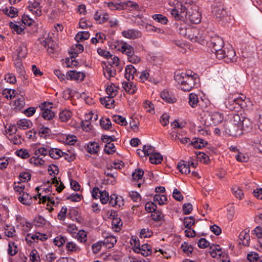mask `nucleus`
Segmentation results:
<instances>
[{"label": "nucleus", "instance_id": "5fc2aeb1", "mask_svg": "<svg viewBox=\"0 0 262 262\" xmlns=\"http://www.w3.org/2000/svg\"><path fill=\"white\" fill-rule=\"evenodd\" d=\"M253 146L262 152V136L257 137L253 142Z\"/></svg>", "mask_w": 262, "mask_h": 262}, {"label": "nucleus", "instance_id": "4d7b16f0", "mask_svg": "<svg viewBox=\"0 0 262 262\" xmlns=\"http://www.w3.org/2000/svg\"><path fill=\"white\" fill-rule=\"evenodd\" d=\"M113 119L114 122L122 125L125 126L127 124L126 119L121 116L114 115L113 116Z\"/></svg>", "mask_w": 262, "mask_h": 262}, {"label": "nucleus", "instance_id": "69168bd1", "mask_svg": "<svg viewBox=\"0 0 262 262\" xmlns=\"http://www.w3.org/2000/svg\"><path fill=\"white\" fill-rule=\"evenodd\" d=\"M20 60H21L16 59L15 67L16 69L17 73L23 75L25 73V72L24 71V68L23 66L22 62Z\"/></svg>", "mask_w": 262, "mask_h": 262}, {"label": "nucleus", "instance_id": "4be33fe9", "mask_svg": "<svg viewBox=\"0 0 262 262\" xmlns=\"http://www.w3.org/2000/svg\"><path fill=\"white\" fill-rule=\"evenodd\" d=\"M122 87L125 92L131 94L135 93L137 90L136 85L132 82H123Z\"/></svg>", "mask_w": 262, "mask_h": 262}, {"label": "nucleus", "instance_id": "052dcab7", "mask_svg": "<svg viewBox=\"0 0 262 262\" xmlns=\"http://www.w3.org/2000/svg\"><path fill=\"white\" fill-rule=\"evenodd\" d=\"M167 200V197L165 195L156 194L154 197V201L158 202L160 205L165 204Z\"/></svg>", "mask_w": 262, "mask_h": 262}, {"label": "nucleus", "instance_id": "a211bd4d", "mask_svg": "<svg viewBox=\"0 0 262 262\" xmlns=\"http://www.w3.org/2000/svg\"><path fill=\"white\" fill-rule=\"evenodd\" d=\"M123 54H126L128 57L130 56L134 53V50L130 45L126 42H123L121 44L120 49H118Z\"/></svg>", "mask_w": 262, "mask_h": 262}, {"label": "nucleus", "instance_id": "423d86ee", "mask_svg": "<svg viewBox=\"0 0 262 262\" xmlns=\"http://www.w3.org/2000/svg\"><path fill=\"white\" fill-rule=\"evenodd\" d=\"M190 33L188 35L192 42H198L200 44H204L205 41V36L202 30H200L198 28H194L189 29Z\"/></svg>", "mask_w": 262, "mask_h": 262}, {"label": "nucleus", "instance_id": "6e6d98bb", "mask_svg": "<svg viewBox=\"0 0 262 262\" xmlns=\"http://www.w3.org/2000/svg\"><path fill=\"white\" fill-rule=\"evenodd\" d=\"M3 11L7 14L8 16L12 18L14 17L18 13L17 9L13 7H10L9 10L6 8L3 10Z\"/></svg>", "mask_w": 262, "mask_h": 262}, {"label": "nucleus", "instance_id": "f257e3e1", "mask_svg": "<svg viewBox=\"0 0 262 262\" xmlns=\"http://www.w3.org/2000/svg\"><path fill=\"white\" fill-rule=\"evenodd\" d=\"M190 71L177 74L174 76L175 80L181 84V89L183 91H189L196 83L197 75L192 74Z\"/></svg>", "mask_w": 262, "mask_h": 262}, {"label": "nucleus", "instance_id": "49530a36", "mask_svg": "<svg viewBox=\"0 0 262 262\" xmlns=\"http://www.w3.org/2000/svg\"><path fill=\"white\" fill-rule=\"evenodd\" d=\"M100 123L101 126L105 130H109L112 128V124L108 118L101 119Z\"/></svg>", "mask_w": 262, "mask_h": 262}, {"label": "nucleus", "instance_id": "5701e85b", "mask_svg": "<svg viewBox=\"0 0 262 262\" xmlns=\"http://www.w3.org/2000/svg\"><path fill=\"white\" fill-rule=\"evenodd\" d=\"M12 103L13 108L16 111H20L25 105V98L23 96H21L16 99Z\"/></svg>", "mask_w": 262, "mask_h": 262}, {"label": "nucleus", "instance_id": "a18cd8bd", "mask_svg": "<svg viewBox=\"0 0 262 262\" xmlns=\"http://www.w3.org/2000/svg\"><path fill=\"white\" fill-rule=\"evenodd\" d=\"M152 18L156 21L162 24L165 25L168 22L167 18L161 14H154L152 16Z\"/></svg>", "mask_w": 262, "mask_h": 262}, {"label": "nucleus", "instance_id": "58836bf2", "mask_svg": "<svg viewBox=\"0 0 262 262\" xmlns=\"http://www.w3.org/2000/svg\"><path fill=\"white\" fill-rule=\"evenodd\" d=\"M199 102L198 96L194 93H191L189 96V105L193 108L195 107L198 105Z\"/></svg>", "mask_w": 262, "mask_h": 262}, {"label": "nucleus", "instance_id": "f704fd0d", "mask_svg": "<svg viewBox=\"0 0 262 262\" xmlns=\"http://www.w3.org/2000/svg\"><path fill=\"white\" fill-rule=\"evenodd\" d=\"M17 125L18 126L19 128H22L23 129H26L27 128H29L31 127L32 125V122L27 119H23L19 120L17 122Z\"/></svg>", "mask_w": 262, "mask_h": 262}, {"label": "nucleus", "instance_id": "4c0bfd02", "mask_svg": "<svg viewBox=\"0 0 262 262\" xmlns=\"http://www.w3.org/2000/svg\"><path fill=\"white\" fill-rule=\"evenodd\" d=\"M229 52V46L226 47H223L219 52H217L216 57L219 59H224L225 60L226 58V55H228Z\"/></svg>", "mask_w": 262, "mask_h": 262}, {"label": "nucleus", "instance_id": "6e6552de", "mask_svg": "<svg viewBox=\"0 0 262 262\" xmlns=\"http://www.w3.org/2000/svg\"><path fill=\"white\" fill-rule=\"evenodd\" d=\"M224 42L222 38L217 35H214L211 37L210 39L209 48H211V52L216 55L217 52H219L224 47Z\"/></svg>", "mask_w": 262, "mask_h": 262}, {"label": "nucleus", "instance_id": "72a5a7b5", "mask_svg": "<svg viewBox=\"0 0 262 262\" xmlns=\"http://www.w3.org/2000/svg\"><path fill=\"white\" fill-rule=\"evenodd\" d=\"M107 7L110 8L111 10H122L125 8V6L127 4L125 3H114L113 2H109L107 3Z\"/></svg>", "mask_w": 262, "mask_h": 262}, {"label": "nucleus", "instance_id": "b1692460", "mask_svg": "<svg viewBox=\"0 0 262 262\" xmlns=\"http://www.w3.org/2000/svg\"><path fill=\"white\" fill-rule=\"evenodd\" d=\"M116 74V70L112 67L107 65L103 68V74L108 79H110L112 77H114Z\"/></svg>", "mask_w": 262, "mask_h": 262}, {"label": "nucleus", "instance_id": "a878e982", "mask_svg": "<svg viewBox=\"0 0 262 262\" xmlns=\"http://www.w3.org/2000/svg\"><path fill=\"white\" fill-rule=\"evenodd\" d=\"M34 224L36 227H44L49 223L42 216L38 215L34 219Z\"/></svg>", "mask_w": 262, "mask_h": 262}, {"label": "nucleus", "instance_id": "e2e57ef3", "mask_svg": "<svg viewBox=\"0 0 262 262\" xmlns=\"http://www.w3.org/2000/svg\"><path fill=\"white\" fill-rule=\"evenodd\" d=\"M144 174V171L140 168L135 169V171L132 173V177L135 180H139L141 179Z\"/></svg>", "mask_w": 262, "mask_h": 262}, {"label": "nucleus", "instance_id": "f8f14e48", "mask_svg": "<svg viewBox=\"0 0 262 262\" xmlns=\"http://www.w3.org/2000/svg\"><path fill=\"white\" fill-rule=\"evenodd\" d=\"M136 76H138V74L137 72L136 69L135 68V67L131 64L127 66L125 68V78L129 81L130 79H133L135 78Z\"/></svg>", "mask_w": 262, "mask_h": 262}, {"label": "nucleus", "instance_id": "774afa93", "mask_svg": "<svg viewBox=\"0 0 262 262\" xmlns=\"http://www.w3.org/2000/svg\"><path fill=\"white\" fill-rule=\"evenodd\" d=\"M233 194L235 196L240 200L242 199L244 197V193L242 189L239 187H234L232 188Z\"/></svg>", "mask_w": 262, "mask_h": 262}, {"label": "nucleus", "instance_id": "7c9ffc66", "mask_svg": "<svg viewBox=\"0 0 262 262\" xmlns=\"http://www.w3.org/2000/svg\"><path fill=\"white\" fill-rule=\"evenodd\" d=\"M7 253L9 256H14L17 253V246L15 243L10 242L8 244Z\"/></svg>", "mask_w": 262, "mask_h": 262}, {"label": "nucleus", "instance_id": "8fccbe9b", "mask_svg": "<svg viewBox=\"0 0 262 262\" xmlns=\"http://www.w3.org/2000/svg\"><path fill=\"white\" fill-rule=\"evenodd\" d=\"M52 183L55 185V186L56 187V190L58 192H61L62 190L64 188V186L62 182L60 181V185H59V181H58L57 178L54 177V178L51 179Z\"/></svg>", "mask_w": 262, "mask_h": 262}, {"label": "nucleus", "instance_id": "39448f33", "mask_svg": "<svg viewBox=\"0 0 262 262\" xmlns=\"http://www.w3.org/2000/svg\"><path fill=\"white\" fill-rule=\"evenodd\" d=\"M252 126V122L250 119L242 116V119L241 122L239 125L238 130L234 132V130H230V135L233 136H237L242 134V130H244L246 132H248Z\"/></svg>", "mask_w": 262, "mask_h": 262}, {"label": "nucleus", "instance_id": "ea45409f", "mask_svg": "<svg viewBox=\"0 0 262 262\" xmlns=\"http://www.w3.org/2000/svg\"><path fill=\"white\" fill-rule=\"evenodd\" d=\"M195 223V218L193 216L185 217L183 220V224L186 228L189 229Z\"/></svg>", "mask_w": 262, "mask_h": 262}, {"label": "nucleus", "instance_id": "ddd939ff", "mask_svg": "<svg viewBox=\"0 0 262 262\" xmlns=\"http://www.w3.org/2000/svg\"><path fill=\"white\" fill-rule=\"evenodd\" d=\"M135 252L141 254L143 256H147L151 253V247L147 244H143L140 247L136 248Z\"/></svg>", "mask_w": 262, "mask_h": 262}, {"label": "nucleus", "instance_id": "0eeeda50", "mask_svg": "<svg viewBox=\"0 0 262 262\" xmlns=\"http://www.w3.org/2000/svg\"><path fill=\"white\" fill-rule=\"evenodd\" d=\"M187 17L185 22L198 24L201 22V14L197 9H193L191 5H188Z\"/></svg>", "mask_w": 262, "mask_h": 262}, {"label": "nucleus", "instance_id": "864d4df0", "mask_svg": "<svg viewBox=\"0 0 262 262\" xmlns=\"http://www.w3.org/2000/svg\"><path fill=\"white\" fill-rule=\"evenodd\" d=\"M152 212L151 214V217L154 221L157 222L163 220L164 215L161 211L157 210L156 209Z\"/></svg>", "mask_w": 262, "mask_h": 262}, {"label": "nucleus", "instance_id": "e433bc0d", "mask_svg": "<svg viewBox=\"0 0 262 262\" xmlns=\"http://www.w3.org/2000/svg\"><path fill=\"white\" fill-rule=\"evenodd\" d=\"M177 167L182 173L188 174L190 172L189 162L188 164L179 163Z\"/></svg>", "mask_w": 262, "mask_h": 262}, {"label": "nucleus", "instance_id": "a19ab883", "mask_svg": "<svg viewBox=\"0 0 262 262\" xmlns=\"http://www.w3.org/2000/svg\"><path fill=\"white\" fill-rule=\"evenodd\" d=\"M71 117V112L69 110H65L59 113V119L62 122L68 121Z\"/></svg>", "mask_w": 262, "mask_h": 262}, {"label": "nucleus", "instance_id": "20e7f679", "mask_svg": "<svg viewBox=\"0 0 262 262\" xmlns=\"http://www.w3.org/2000/svg\"><path fill=\"white\" fill-rule=\"evenodd\" d=\"M183 3L182 2L180 4L178 3L177 6L171 9L170 12L176 20L185 22L187 17L188 5H183Z\"/></svg>", "mask_w": 262, "mask_h": 262}, {"label": "nucleus", "instance_id": "338daca9", "mask_svg": "<svg viewBox=\"0 0 262 262\" xmlns=\"http://www.w3.org/2000/svg\"><path fill=\"white\" fill-rule=\"evenodd\" d=\"M99 199L101 203L103 204H106L109 200V194L106 191H101L100 194Z\"/></svg>", "mask_w": 262, "mask_h": 262}, {"label": "nucleus", "instance_id": "cd10ccee", "mask_svg": "<svg viewBox=\"0 0 262 262\" xmlns=\"http://www.w3.org/2000/svg\"><path fill=\"white\" fill-rule=\"evenodd\" d=\"M163 157L159 152H155L149 157V161L152 164H158L162 162Z\"/></svg>", "mask_w": 262, "mask_h": 262}, {"label": "nucleus", "instance_id": "393cba45", "mask_svg": "<svg viewBox=\"0 0 262 262\" xmlns=\"http://www.w3.org/2000/svg\"><path fill=\"white\" fill-rule=\"evenodd\" d=\"M87 151L91 154H96L99 150V144L96 142H90L87 145Z\"/></svg>", "mask_w": 262, "mask_h": 262}, {"label": "nucleus", "instance_id": "c9c22d12", "mask_svg": "<svg viewBox=\"0 0 262 262\" xmlns=\"http://www.w3.org/2000/svg\"><path fill=\"white\" fill-rule=\"evenodd\" d=\"M90 33L88 31L79 32L75 36V39L77 42L82 41L88 39L90 37Z\"/></svg>", "mask_w": 262, "mask_h": 262}, {"label": "nucleus", "instance_id": "680f3d73", "mask_svg": "<svg viewBox=\"0 0 262 262\" xmlns=\"http://www.w3.org/2000/svg\"><path fill=\"white\" fill-rule=\"evenodd\" d=\"M30 259L32 262H39L40 257L36 249L32 250L30 253Z\"/></svg>", "mask_w": 262, "mask_h": 262}, {"label": "nucleus", "instance_id": "dca6fc26", "mask_svg": "<svg viewBox=\"0 0 262 262\" xmlns=\"http://www.w3.org/2000/svg\"><path fill=\"white\" fill-rule=\"evenodd\" d=\"M191 28H187L186 24L185 23H180L176 24L177 31L181 35L184 36L188 37V34L190 33V31H188Z\"/></svg>", "mask_w": 262, "mask_h": 262}, {"label": "nucleus", "instance_id": "2eb2a0df", "mask_svg": "<svg viewBox=\"0 0 262 262\" xmlns=\"http://www.w3.org/2000/svg\"><path fill=\"white\" fill-rule=\"evenodd\" d=\"M104 240L102 241L103 246H105L108 249H110L114 247V245L117 243V239L114 235L108 234L104 236Z\"/></svg>", "mask_w": 262, "mask_h": 262}, {"label": "nucleus", "instance_id": "7ed1b4c3", "mask_svg": "<svg viewBox=\"0 0 262 262\" xmlns=\"http://www.w3.org/2000/svg\"><path fill=\"white\" fill-rule=\"evenodd\" d=\"M212 13L218 21L227 23L230 19V17L221 3H215L213 4Z\"/></svg>", "mask_w": 262, "mask_h": 262}, {"label": "nucleus", "instance_id": "f3484780", "mask_svg": "<svg viewBox=\"0 0 262 262\" xmlns=\"http://www.w3.org/2000/svg\"><path fill=\"white\" fill-rule=\"evenodd\" d=\"M17 56L16 59L21 60L22 58H24L27 55V48L26 46L22 43H21L16 50Z\"/></svg>", "mask_w": 262, "mask_h": 262}, {"label": "nucleus", "instance_id": "de8ad7c7", "mask_svg": "<svg viewBox=\"0 0 262 262\" xmlns=\"http://www.w3.org/2000/svg\"><path fill=\"white\" fill-rule=\"evenodd\" d=\"M240 239L242 241V244L245 246H249L250 241V236L248 233L242 232L239 235Z\"/></svg>", "mask_w": 262, "mask_h": 262}, {"label": "nucleus", "instance_id": "c85d7f7f", "mask_svg": "<svg viewBox=\"0 0 262 262\" xmlns=\"http://www.w3.org/2000/svg\"><path fill=\"white\" fill-rule=\"evenodd\" d=\"M207 144V142L201 138H194L193 141H191L190 145L195 148L200 149L205 146Z\"/></svg>", "mask_w": 262, "mask_h": 262}, {"label": "nucleus", "instance_id": "c756f323", "mask_svg": "<svg viewBox=\"0 0 262 262\" xmlns=\"http://www.w3.org/2000/svg\"><path fill=\"white\" fill-rule=\"evenodd\" d=\"M62 154L63 151L58 148H50L49 150V155L52 159H58L62 157Z\"/></svg>", "mask_w": 262, "mask_h": 262}, {"label": "nucleus", "instance_id": "bf43d9fd", "mask_svg": "<svg viewBox=\"0 0 262 262\" xmlns=\"http://www.w3.org/2000/svg\"><path fill=\"white\" fill-rule=\"evenodd\" d=\"M9 26L13 31L16 32L18 34H21L24 32V28L12 22H10Z\"/></svg>", "mask_w": 262, "mask_h": 262}, {"label": "nucleus", "instance_id": "412c9836", "mask_svg": "<svg viewBox=\"0 0 262 262\" xmlns=\"http://www.w3.org/2000/svg\"><path fill=\"white\" fill-rule=\"evenodd\" d=\"M41 111L40 114L45 120H50L55 116L54 113L48 108L42 106L41 107Z\"/></svg>", "mask_w": 262, "mask_h": 262}, {"label": "nucleus", "instance_id": "4468645a", "mask_svg": "<svg viewBox=\"0 0 262 262\" xmlns=\"http://www.w3.org/2000/svg\"><path fill=\"white\" fill-rule=\"evenodd\" d=\"M39 6V3L37 1L34 0L33 2H29L28 8L30 11L35 14L36 16H40L41 12Z\"/></svg>", "mask_w": 262, "mask_h": 262}, {"label": "nucleus", "instance_id": "9b49d317", "mask_svg": "<svg viewBox=\"0 0 262 262\" xmlns=\"http://www.w3.org/2000/svg\"><path fill=\"white\" fill-rule=\"evenodd\" d=\"M85 77V74L83 72L71 71L67 73V78L70 80L83 81Z\"/></svg>", "mask_w": 262, "mask_h": 262}, {"label": "nucleus", "instance_id": "6ab92c4d", "mask_svg": "<svg viewBox=\"0 0 262 262\" xmlns=\"http://www.w3.org/2000/svg\"><path fill=\"white\" fill-rule=\"evenodd\" d=\"M242 119V116H240L238 114H233L232 116L231 121L233 124V126L231 128L229 129V130H233L234 132H236V130H238L239 129V125L241 122V120Z\"/></svg>", "mask_w": 262, "mask_h": 262}, {"label": "nucleus", "instance_id": "f03ea898", "mask_svg": "<svg viewBox=\"0 0 262 262\" xmlns=\"http://www.w3.org/2000/svg\"><path fill=\"white\" fill-rule=\"evenodd\" d=\"M246 97L242 95L230 94L224 102L227 108L230 111L238 112L247 106Z\"/></svg>", "mask_w": 262, "mask_h": 262}, {"label": "nucleus", "instance_id": "bb28decb", "mask_svg": "<svg viewBox=\"0 0 262 262\" xmlns=\"http://www.w3.org/2000/svg\"><path fill=\"white\" fill-rule=\"evenodd\" d=\"M118 86H116L113 83L108 85L106 89V92L108 95L107 97L114 98L115 97L118 93Z\"/></svg>", "mask_w": 262, "mask_h": 262}, {"label": "nucleus", "instance_id": "2f4dec72", "mask_svg": "<svg viewBox=\"0 0 262 262\" xmlns=\"http://www.w3.org/2000/svg\"><path fill=\"white\" fill-rule=\"evenodd\" d=\"M236 53L232 46H229V52L228 55H226V58L225 61L226 62H233L236 61Z\"/></svg>", "mask_w": 262, "mask_h": 262}, {"label": "nucleus", "instance_id": "9d476101", "mask_svg": "<svg viewBox=\"0 0 262 262\" xmlns=\"http://www.w3.org/2000/svg\"><path fill=\"white\" fill-rule=\"evenodd\" d=\"M40 42L45 48H48V51L50 53H53L56 49L57 45L51 37H48L44 40H40Z\"/></svg>", "mask_w": 262, "mask_h": 262}, {"label": "nucleus", "instance_id": "37998d69", "mask_svg": "<svg viewBox=\"0 0 262 262\" xmlns=\"http://www.w3.org/2000/svg\"><path fill=\"white\" fill-rule=\"evenodd\" d=\"M51 131L50 129L44 126H42L38 129V135L40 137L46 138L47 136H49Z\"/></svg>", "mask_w": 262, "mask_h": 262}, {"label": "nucleus", "instance_id": "1a4fd4ad", "mask_svg": "<svg viewBox=\"0 0 262 262\" xmlns=\"http://www.w3.org/2000/svg\"><path fill=\"white\" fill-rule=\"evenodd\" d=\"M121 34L124 37L131 39L140 38L142 35L141 32L136 29L124 30L121 32Z\"/></svg>", "mask_w": 262, "mask_h": 262}, {"label": "nucleus", "instance_id": "0e129e2a", "mask_svg": "<svg viewBox=\"0 0 262 262\" xmlns=\"http://www.w3.org/2000/svg\"><path fill=\"white\" fill-rule=\"evenodd\" d=\"M16 155L22 159H27L30 157V155L26 149L21 148L15 151Z\"/></svg>", "mask_w": 262, "mask_h": 262}, {"label": "nucleus", "instance_id": "c03bdc74", "mask_svg": "<svg viewBox=\"0 0 262 262\" xmlns=\"http://www.w3.org/2000/svg\"><path fill=\"white\" fill-rule=\"evenodd\" d=\"M36 146L37 145L36 144L33 145V146H35L34 154L35 156L38 157L40 156H45L47 155L48 154H49V150L47 148L42 147L36 149Z\"/></svg>", "mask_w": 262, "mask_h": 262}, {"label": "nucleus", "instance_id": "473e14b6", "mask_svg": "<svg viewBox=\"0 0 262 262\" xmlns=\"http://www.w3.org/2000/svg\"><path fill=\"white\" fill-rule=\"evenodd\" d=\"M18 200L25 205H29L31 203V196L28 193L25 192H23L21 195L18 198Z\"/></svg>", "mask_w": 262, "mask_h": 262}, {"label": "nucleus", "instance_id": "603ef678", "mask_svg": "<svg viewBox=\"0 0 262 262\" xmlns=\"http://www.w3.org/2000/svg\"><path fill=\"white\" fill-rule=\"evenodd\" d=\"M104 152L108 155L113 154L116 151L115 146L114 143L107 142L104 148Z\"/></svg>", "mask_w": 262, "mask_h": 262}, {"label": "nucleus", "instance_id": "3c124183", "mask_svg": "<svg viewBox=\"0 0 262 262\" xmlns=\"http://www.w3.org/2000/svg\"><path fill=\"white\" fill-rule=\"evenodd\" d=\"M210 117L211 119L213 121V123L215 124H219V123L221 122L223 120V117L222 115L218 112L212 113Z\"/></svg>", "mask_w": 262, "mask_h": 262}, {"label": "nucleus", "instance_id": "79ce46f5", "mask_svg": "<svg viewBox=\"0 0 262 262\" xmlns=\"http://www.w3.org/2000/svg\"><path fill=\"white\" fill-rule=\"evenodd\" d=\"M31 175L28 172H21L19 174L18 178L19 181H18L17 183L27 182L31 179Z\"/></svg>", "mask_w": 262, "mask_h": 262}, {"label": "nucleus", "instance_id": "09e8293b", "mask_svg": "<svg viewBox=\"0 0 262 262\" xmlns=\"http://www.w3.org/2000/svg\"><path fill=\"white\" fill-rule=\"evenodd\" d=\"M52 183L55 185V186L56 187V190L58 192H61L62 190L64 188V186L62 182L60 181V185H59V181H58L57 178L54 177V178L51 179Z\"/></svg>", "mask_w": 262, "mask_h": 262}, {"label": "nucleus", "instance_id": "aec40b11", "mask_svg": "<svg viewBox=\"0 0 262 262\" xmlns=\"http://www.w3.org/2000/svg\"><path fill=\"white\" fill-rule=\"evenodd\" d=\"M161 97L162 99L169 103H173L176 101L175 97L170 94L167 91L164 90L161 93Z\"/></svg>", "mask_w": 262, "mask_h": 262}, {"label": "nucleus", "instance_id": "13d9d810", "mask_svg": "<svg viewBox=\"0 0 262 262\" xmlns=\"http://www.w3.org/2000/svg\"><path fill=\"white\" fill-rule=\"evenodd\" d=\"M66 249L67 251L71 252H77L80 251V248L73 242H69L67 243Z\"/></svg>", "mask_w": 262, "mask_h": 262}]
</instances>
